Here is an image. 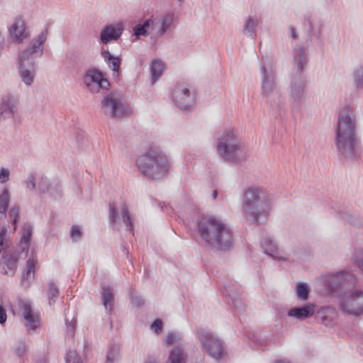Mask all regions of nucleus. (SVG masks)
<instances>
[{
  "mask_svg": "<svg viewBox=\"0 0 363 363\" xmlns=\"http://www.w3.org/2000/svg\"><path fill=\"white\" fill-rule=\"evenodd\" d=\"M179 338V335L175 333H169L166 339V342L168 345H172Z\"/></svg>",
  "mask_w": 363,
  "mask_h": 363,
  "instance_id": "50",
  "label": "nucleus"
},
{
  "mask_svg": "<svg viewBox=\"0 0 363 363\" xmlns=\"http://www.w3.org/2000/svg\"><path fill=\"white\" fill-rule=\"evenodd\" d=\"M173 20V15L170 13L156 17V22L161 24V27H160L158 30L160 35H162L167 31L170 25L172 23Z\"/></svg>",
  "mask_w": 363,
  "mask_h": 363,
  "instance_id": "27",
  "label": "nucleus"
},
{
  "mask_svg": "<svg viewBox=\"0 0 363 363\" xmlns=\"http://www.w3.org/2000/svg\"><path fill=\"white\" fill-rule=\"evenodd\" d=\"M10 203V194L7 188H4L0 194V220L6 216V211Z\"/></svg>",
  "mask_w": 363,
  "mask_h": 363,
  "instance_id": "25",
  "label": "nucleus"
},
{
  "mask_svg": "<svg viewBox=\"0 0 363 363\" xmlns=\"http://www.w3.org/2000/svg\"><path fill=\"white\" fill-rule=\"evenodd\" d=\"M50 182L46 177H42L38 183V189L43 193L45 194L50 189Z\"/></svg>",
  "mask_w": 363,
  "mask_h": 363,
  "instance_id": "44",
  "label": "nucleus"
},
{
  "mask_svg": "<svg viewBox=\"0 0 363 363\" xmlns=\"http://www.w3.org/2000/svg\"><path fill=\"white\" fill-rule=\"evenodd\" d=\"M355 276L341 271L327 278L330 293L340 298V308L345 313L359 316L363 313V291L354 289Z\"/></svg>",
  "mask_w": 363,
  "mask_h": 363,
  "instance_id": "1",
  "label": "nucleus"
},
{
  "mask_svg": "<svg viewBox=\"0 0 363 363\" xmlns=\"http://www.w3.org/2000/svg\"><path fill=\"white\" fill-rule=\"evenodd\" d=\"M108 218L111 225H113L118 218V212L115 202L109 203Z\"/></svg>",
  "mask_w": 363,
  "mask_h": 363,
  "instance_id": "38",
  "label": "nucleus"
},
{
  "mask_svg": "<svg viewBox=\"0 0 363 363\" xmlns=\"http://www.w3.org/2000/svg\"><path fill=\"white\" fill-rule=\"evenodd\" d=\"M353 257L354 262L363 273V247L356 250L354 252Z\"/></svg>",
  "mask_w": 363,
  "mask_h": 363,
  "instance_id": "40",
  "label": "nucleus"
},
{
  "mask_svg": "<svg viewBox=\"0 0 363 363\" xmlns=\"http://www.w3.org/2000/svg\"><path fill=\"white\" fill-rule=\"evenodd\" d=\"M101 55L104 58L106 62H108V60H111L114 57L108 50H103L101 52Z\"/></svg>",
  "mask_w": 363,
  "mask_h": 363,
  "instance_id": "53",
  "label": "nucleus"
},
{
  "mask_svg": "<svg viewBox=\"0 0 363 363\" xmlns=\"http://www.w3.org/2000/svg\"><path fill=\"white\" fill-rule=\"evenodd\" d=\"M130 299H131L132 303L138 307H140V306L144 305V303H145V301L142 298V297L135 294L134 293H130Z\"/></svg>",
  "mask_w": 363,
  "mask_h": 363,
  "instance_id": "48",
  "label": "nucleus"
},
{
  "mask_svg": "<svg viewBox=\"0 0 363 363\" xmlns=\"http://www.w3.org/2000/svg\"><path fill=\"white\" fill-rule=\"evenodd\" d=\"M151 328L156 333L161 331L162 328V320L156 319L155 320H154V322L151 324Z\"/></svg>",
  "mask_w": 363,
  "mask_h": 363,
  "instance_id": "49",
  "label": "nucleus"
},
{
  "mask_svg": "<svg viewBox=\"0 0 363 363\" xmlns=\"http://www.w3.org/2000/svg\"><path fill=\"white\" fill-rule=\"evenodd\" d=\"M273 363H290V362L286 359H278L274 361Z\"/></svg>",
  "mask_w": 363,
  "mask_h": 363,
  "instance_id": "58",
  "label": "nucleus"
},
{
  "mask_svg": "<svg viewBox=\"0 0 363 363\" xmlns=\"http://www.w3.org/2000/svg\"><path fill=\"white\" fill-rule=\"evenodd\" d=\"M297 296L302 301H305L308 297L309 289L306 283L298 282L296 286Z\"/></svg>",
  "mask_w": 363,
  "mask_h": 363,
  "instance_id": "34",
  "label": "nucleus"
},
{
  "mask_svg": "<svg viewBox=\"0 0 363 363\" xmlns=\"http://www.w3.org/2000/svg\"><path fill=\"white\" fill-rule=\"evenodd\" d=\"M110 86V83L108 79L105 77H103L101 80H99V82H95L94 84H91V87L93 89H89L91 92L98 93L100 90H108Z\"/></svg>",
  "mask_w": 363,
  "mask_h": 363,
  "instance_id": "33",
  "label": "nucleus"
},
{
  "mask_svg": "<svg viewBox=\"0 0 363 363\" xmlns=\"http://www.w3.org/2000/svg\"><path fill=\"white\" fill-rule=\"evenodd\" d=\"M218 155L228 162L239 163L247 160V149L233 130H225L218 138Z\"/></svg>",
  "mask_w": 363,
  "mask_h": 363,
  "instance_id": "7",
  "label": "nucleus"
},
{
  "mask_svg": "<svg viewBox=\"0 0 363 363\" xmlns=\"http://www.w3.org/2000/svg\"><path fill=\"white\" fill-rule=\"evenodd\" d=\"M354 79L357 88L363 87V67H360L354 71Z\"/></svg>",
  "mask_w": 363,
  "mask_h": 363,
  "instance_id": "41",
  "label": "nucleus"
},
{
  "mask_svg": "<svg viewBox=\"0 0 363 363\" xmlns=\"http://www.w3.org/2000/svg\"><path fill=\"white\" fill-rule=\"evenodd\" d=\"M315 305L308 303L301 307H295L288 311V316L294 317L298 320H303L311 317L315 312Z\"/></svg>",
  "mask_w": 363,
  "mask_h": 363,
  "instance_id": "18",
  "label": "nucleus"
},
{
  "mask_svg": "<svg viewBox=\"0 0 363 363\" xmlns=\"http://www.w3.org/2000/svg\"><path fill=\"white\" fill-rule=\"evenodd\" d=\"M290 30H291V37L294 39H297L298 38V34L295 30V28L294 26H291L290 27Z\"/></svg>",
  "mask_w": 363,
  "mask_h": 363,
  "instance_id": "57",
  "label": "nucleus"
},
{
  "mask_svg": "<svg viewBox=\"0 0 363 363\" xmlns=\"http://www.w3.org/2000/svg\"><path fill=\"white\" fill-rule=\"evenodd\" d=\"M228 292V295L230 296L232 301L233 306L238 310H243L245 308V303L237 294H233L231 290L228 289H225Z\"/></svg>",
  "mask_w": 363,
  "mask_h": 363,
  "instance_id": "35",
  "label": "nucleus"
},
{
  "mask_svg": "<svg viewBox=\"0 0 363 363\" xmlns=\"http://www.w3.org/2000/svg\"><path fill=\"white\" fill-rule=\"evenodd\" d=\"M198 233L205 242L219 250H227L233 245V232L222 221L210 216L198 219Z\"/></svg>",
  "mask_w": 363,
  "mask_h": 363,
  "instance_id": "4",
  "label": "nucleus"
},
{
  "mask_svg": "<svg viewBox=\"0 0 363 363\" xmlns=\"http://www.w3.org/2000/svg\"><path fill=\"white\" fill-rule=\"evenodd\" d=\"M23 184L28 189L34 191L36 187L35 174L33 173H30L28 175V177L23 181Z\"/></svg>",
  "mask_w": 363,
  "mask_h": 363,
  "instance_id": "42",
  "label": "nucleus"
},
{
  "mask_svg": "<svg viewBox=\"0 0 363 363\" xmlns=\"http://www.w3.org/2000/svg\"><path fill=\"white\" fill-rule=\"evenodd\" d=\"M136 164L140 172L149 179H160L169 171V162L165 153L158 147H150L139 156Z\"/></svg>",
  "mask_w": 363,
  "mask_h": 363,
  "instance_id": "6",
  "label": "nucleus"
},
{
  "mask_svg": "<svg viewBox=\"0 0 363 363\" xmlns=\"http://www.w3.org/2000/svg\"><path fill=\"white\" fill-rule=\"evenodd\" d=\"M122 221L125 225L126 229L130 232L133 231V223L130 218L128 208L124 203L121 208Z\"/></svg>",
  "mask_w": 363,
  "mask_h": 363,
  "instance_id": "30",
  "label": "nucleus"
},
{
  "mask_svg": "<svg viewBox=\"0 0 363 363\" xmlns=\"http://www.w3.org/2000/svg\"><path fill=\"white\" fill-rule=\"evenodd\" d=\"M66 363H84L75 351H69L66 356Z\"/></svg>",
  "mask_w": 363,
  "mask_h": 363,
  "instance_id": "45",
  "label": "nucleus"
},
{
  "mask_svg": "<svg viewBox=\"0 0 363 363\" xmlns=\"http://www.w3.org/2000/svg\"><path fill=\"white\" fill-rule=\"evenodd\" d=\"M28 350V345L22 340H17L11 347L12 353L18 358L20 363H24L25 355Z\"/></svg>",
  "mask_w": 363,
  "mask_h": 363,
  "instance_id": "21",
  "label": "nucleus"
},
{
  "mask_svg": "<svg viewBox=\"0 0 363 363\" xmlns=\"http://www.w3.org/2000/svg\"><path fill=\"white\" fill-rule=\"evenodd\" d=\"M18 259L19 252H6L3 253L2 264L5 274L11 277L14 275L18 267Z\"/></svg>",
  "mask_w": 363,
  "mask_h": 363,
  "instance_id": "17",
  "label": "nucleus"
},
{
  "mask_svg": "<svg viewBox=\"0 0 363 363\" xmlns=\"http://www.w3.org/2000/svg\"><path fill=\"white\" fill-rule=\"evenodd\" d=\"M349 222L352 224V225H357V223L354 220V218L353 217H350L349 218Z\"/></svg>",
  "mask_w": 363,
  "mask_h": 363,
  "instance_id": "60",
  "label": "nucleus"
},
{
  "mask_svg": "<svg viewBox=\"0 0 363 363\" xmlns=\"http://www.w3.org/2000/svg\"><path fill=\"white\" fill-rule=\"evenodd\" d=\"M269 203V194L264 188L255 186L247 187L243 191V216L251 224L264 223L270 211Z\"/></svg>",
  "mask_w": 363,
  "mask_h": 363,
  "instance_id": "3",
  "label": "nucleus"
},
{
  "mask_svg": "<svg viewBox=\"0 0 363 363\" xmlns=\"http://www.w3.org/2000/svg\"><path fill=\"white\" fill-rule=\"evenodd\" d=\"M147 21H151L150 22V28L151 30H157V31L159 30L160 27H161V24L156 22V18H152L147 19Z\"/></svg>",
  "mask_w": 363,
  "mask_h": 363,
  "instance_id": "52",
  "label": "nucleus"
},
{
  "mask_svg": "<svg viewBox=\"0 0 363 363\" xmlns=\"http://www.w3.org/2000/svg\"><path fill=\"white\" fill-rule=\"evenodd\" d=\"M6 234V230L3 229L0 233V245L4 246Z\"/></svg>",
  "mask_w": 363,
  "mask_h": 363,
  "instance_id": "56",
  "label": "nucleus"
},
{
  "mask_svg": "<svg viewBox=\"0 0 363 363\" xmlns=\"http://www.w3.org/2000/svg\"><path fill=\"white\" fill-rule=\"evenodd\" d=\"M172 99L175 104L184 111L193 103V96L189 89L181 83H178L174 88Z\"/></svg>",
  "mask_w": 363,
  "mask_h": 363,
  "instance_id": "13",
  "label": "nucleus"
},
{
  "mask_svg": "<svg viewBox=\"0 0 363 363\" xmlns=\"http://www.w3.org/2000/svg\"><path fill=\"white\" fill-rule=\"evenodd\" d=\"M262 75L261 91L262 95L265 98H269L271 95H274L277 101H269L271 110L276 116L281 115V111L284 109V101L281 95L276 89V83L274 82V73L272 70L267 69L264 66H262L260 69Z\"/></svg>",
  "mask_w": 363,
  "mask_h": 363,
  "instance_id": "9",
  "label": "nucleus"
},
{
  "mask_svg": "<svg viewBox=\"0 0 363 363\" xmlns=\"http://www.w3.org/2000/svg\"><path fill=\"white\" fill-rule=\"evenodd\" d=\"M48 359L45 354H40L35 359V363H47Z\"/></svg>",
  "mask_w": 363,
  "mask_h": 363,
  "instance_id": "54",
  "label": "nucleus"
},
{
  "mask_svg": "<svg viewBox=\"0 0 363 363\" xmlns=\"http://www.w3.org/2000/svg\"><path fill=\"white\" fill-rule=\"evenodd\" d=\"M120 357V347L118 345H111L107 350L105 363H114Z\"/></svg>",
  "mask_w": 363,
  "mask_h": 363,
  "instance_id": "29",
  "label": "nucleus"
},
{
  "mask_svg": "<svg viewBox=\"0 0 363 363\" xmlns=\"http://www.w3.org/2000/svg\"><path fill=\"white\" fill-rule=\"evenodd\" d=\"M18 100L13 95L4 96L0 103V123L14 116L18 111Z\"/></svg>",
  "mask_w": 363,
  "mask_h": 363,
  "instance_id": "14",
  "label": "nucleus"
},
{
  "mask_svg": "<svg viewBox=\"0 0 363 363\" xmlns=\"http://www.w3.org/2000/svg\"><path fill=\"white\" fill-rule=\"evenodd\" d=\"M69 235L73 242L79 240L82 235V232L77 225H72L71 228Z\"/></svg>",
  "mask_w": 363,
  "mask_h": 363,
  "instance_id": "46",
  "label": "nucleus"
},
{
  "mask_svg": "<svg viewBox=\"0 0 363 363\" xmlns=\"http://www.w3.org/2000/svg\"><path fill=\"white\" fill-rule=\"evenodd\" d=\"M357 142L355 116L347 106L339 113L335 144L340 155L348 160H354L360 155L356 149Z\"/></svg>",
  "mask_w": 363,
  "mask_h": 363,
  "instance_id": "2",
  "label": "nucleus"
},
{
  "mask_svg": "<svg viewBox=\"0 0 363 363\" xmlns=\"http://www.w3.org/2000/svg\"><path fill=\"white\" fill-rule=\"evenodd\" d=\"M293 62L296 73L291 80L289 96L291 103L299 106L304 101V90L306 85L303 71L304 67L307 65L308 57L303 48L294 49Z\"/></svg>",
  "mask_w": 363,
  "mask_h": 363,
  "instance_id": "8",
  "label": "nucleus"
},
{
  "mask_svg": "<svg viewBox=\"0 0 363 363\" xmlns=\"http://www.w3.org/2000/svg\"><path fill=\"white\" fill-rule=\"evenodd\" d=\"M7 319V315L5 309L2 306H0V324L4 325Z\"/></svg>",
  "mask_w": 363,
  "mask_h": 363,
  "instance_id": "51",
  "label": "nucleus"
},
{
  "mask_svg": "<svg viewBox=\"0 0 363 363\" xmlns=\"http://www.w3.org/2000/svg\"><path fill=\"white\" fill-rule=\"evenodd\" d=\"M18 306L22 316L25 319V327L28 331H35L40 327V315L33 311L31 304L28 301L20 299Z\"/></svg>",
  "mask_w": 363,
  "mask_h": 363,
  "instance_id": "12",
  "label": "nucleus"
},
{
  "mask_svg": "<svg viewBox=\"0 0 363 363\" xmlns=\"http://www.w3.org/2000/svg\"><path fill=\"white\" fill-rule=\"evenodd\" d=\"M102 301L106 311L111 312L113 309V290L109 286H104L102 293Z\"/></svg>",
  "mask_w": 363,
  "mask_h": 363,
  "instance_id": "22",
  "label": "nucleus"
},
{
  "mask_svg": "<svg viewBox=\"0 0 363 363\" xmlns=\"http://www.w3.org/2000/svg\"><path fill=\"white\" fill-rule=\"evenodd\" d=\"M187 354L183 348L177 347L169 353L167 363H186Z\"/></svg>",
  "mask_w": 363,
  "mask_h": 363,
  "instance_id": "23",
  "label": "nucleus"
},
{
  "mask_svg": "<svg viewBox=\"0 0 363 363\" xmlns=\"http://www.w3.org/2000/svg\"><path fill=\"white\" fill-rule=\"evenodd\" d=\"M103 77H104L101 71L96 68H92L86 71L83 81L88 89H93V88L91 87V84H94L95 82H99V80H101Z\"/></svg>",
  "mask_w": 363,
  "mask_h": 363,
  "instance_id": "20",
  "label": "nucleus"
},
{
  "mask_svg": "<svg viewBox=\"0 0 363 363\" xmlns=\"http://www.w3.org/2000/svg\"><path fill=\"white\" fill-rule=\"evenodd\" d=\"M110 69L114 72H119L121 60L119 57H113L111 60L106 62Z\"/></svg>",
  "mask_w": 363,
  "mask_h": 363,
  "instance_id": "43",
  "label": "nucleus"
},
{
  "mask_svg": "<svg viewBox=\"0 0 363 363\" xmlns=\"http://www.w3.org/2000/svg\"><path fill=\"white\" fill-rule=\"evenodd\" d=\"M9 33L12 40L17 43L23 42L24 39L29 36V33L26 30L25 21L21 18L15 19L11 26Z\"/></svg>",
  "mask_w": 363,
  "mask_h": 363,
  "instance_id": "16",
  "label": "nucleus"
},
{
  "mask_svg": "<svg viewBox=\"0 0 363 363\" xmlns=\"http://www.w3.org/2000/svg\"><path fill=\"white\" fill-rule=\"evenodd\" d=\"M47 35V30L42 31L36 38L30 41L26 49L19 52L18 73L26 86H30L33 83L35 76L34 59L43 55Z\"/></svg>",
  "mask_w": 363,
  "mask_h": 363,
  "instance_id": "5",
  "label": "nucleus"
},
{
  "mask_svg": "<svg viewBox=\"0 0 363 363\" xmlns=\"http://www.w3.org/2000/svg\"><path fill=\"white\" fill-rule=\"evenodd\" d=\"M101 109L105 115L112 118H121L125 114V105L116 93H110L104 97Z\"/></svg>",
  "mask_w": 363,
  "mask_h": 363,
  "instance_id": "11",
  "label": "nucleus"
},
{
  "mask_svg": "<svg viewBox=\"0 0 363 363\" xmlns=\"http://www.w3.org/2000/svg\"><path fill=\"white\" fill-rule=\"evenodd\" d=\"M20 207L14 205L9 211V217L11 219L12 224L13 225V230H16L17 228V223L19 218Z\"/></svg>",
  "mask_w": 363,
  "mask_h": 363,
  "instance_id": "36",
  "label": "nucleus"
},
{
  "mask_svg": "<svg viewBox=\"0 0 363 363\" xmlns=\"http://www.w3.org/2000/svg\"><path fill=\"white\" fill-rule=\"evenodd\" d=\"M73 320H74V318H72L71 320H69L67 316H66V318H65V322L67 325V328H70V330H72L74 329V323L76 322V320H74V321H73Z\"/></svg>",
  "mask_w": 363,
  "mask_h": 363,
  "instance_id": "55",
  "label": "nucleus"
},
{
  "mask_svg": "<svg viewBox=\"0 0 363 363\" xmlns=\"http://www.w3.org/2000/svg\"><path fill=\"white\" fill-rule=\"evenodd\" d=\"M164 65L161 60H155L152 61L150 72L152 74V84H155L159 77L162 74Z\"/></svg>",
  "mask_w": 363,
  "mask_h": 363,
  "instance_id": "28",
  "label": "nucleus"
},
{
  "mask_svg": "<svg viewBox=\"0 0 363 363\" xmlns=\"http://www.w3.org/2000/svg\"><path fill=\"white\" fill-rule=\"evenodd\" d=\"M150 21H145L143 23H139L134 27V34L136 38L138 39L140 35L147 36L148 35V29H150Z\"/></svg>",
  "mask_w": 363,
  "mask_h": 363,
  "instance_id": "32",
  "label": "nucleus"
},
{
  "mask_svg": "<svg viewBox=\"0 0 363 363\" xmlns=\"http://www.w3.org/2000/svg\"><path fill=\"white\" fill-rule=\"evenodd\" d=\"M36 266V261L33 259H28L26 262V272L22 275L23 281L29 280L33 278L35 273V267Z\"/></svg>",
  "mask_w": 363,
  "mask_h": 363,
  "instance_id": "31",
  "label": "nucleus"
},
{
  "mask_svg": "<svg viewBox=\"0 0 363 363\" xmlns=\"http://www.w3.org/2000/svg\"><path fill=\"white\" fill-rule=\"evenodd\" d=\"M123 28L121 23L105 26L100 33V39L104 44L117 40L123 33Z\"/></svg>",
  "mask_w": 363,
  "mask_h": 363,
  "instance_id": "15",
  "label": "nucleus"
},
{
  "mask_svg": "<svg viewBox=\"0 0 363 363\" xmlns=\"http://www.w3.org/2000/svg\"><path fill=\"white\" fill-rule=\"evenodd\" d=\"M22 236L20 241V247L21 248V255H23V258L28 256L30 241L32 235V226L29 223H25L22 227Z\"/></svg>",
  "mask_w": 363,
  "mask_h": 363,
  "instance_id": "19",
  "label": "nucleus"
},
{
  "mask_svg": "<svg viewBox=\"0 0 363 363\" xmlns=\"http://www.w3.org/2000/svg\"><path fill=\"white\" fill-rule=\"evenodd\" d=\"M309 26H310V28L312 29V24L311 23H309Z\"/></svg>",
  "mask_w": 363,
  "mask_h": 363,
  "instance_id": "62",
  "label": "nucleus"
},
{
  "mask_svg": "<svg viewBox=\"0 0 363 363\" xmlns=\"http://www.w3.org/2000/svg\"><path fill=\"white\" fill-rule=\"evenodd\" d=\"M10 172L8 169L2 167L0 169V184H5L9 180Z\"/></svg>",
  "mask_w": 363,
  "mask_h": 363,
  "instance_id": "47",
  "label": "nucleus"
},
{
  "mask_svg": "<svg viewBox=\"0 0 363 363\" xmlns=\"http://www.w3.org/2000/svg\"><path fill=\"white\" fill-rule=\"evenodd\" d=\"M59 289L55 284L53 281L49 283V291H48V298L49 303L51 305L52 303L56 301L57 298L59 296Z\"/></svg>",
  "mask_w": 363,
  "mask_h": 363,
  "instance_id": "37",
  "label": "nucleus"
},
{
  "mask_svg": "<svg viewBox=\"0 0 363 363\" xmlns=\"http://www.w3.org/2000/svg\"><path fill=\"white\" fill-rule=\"evenodd\" d=\"M261 245L268 255L275 257L277 254V246L269 237L263 238L261 240Z\"/></svg>",
  "mask_w": 363,
  "mask_h": 363,
  "instance_id": "26",
  "label": "nucleus"
},
{
  "mask_svg": "<svg viewBox=\"0 0 363 363\" xmlns=\"http://www.w3.org/2000/svg\"><path fill=\"white\" fill-rule=\"evenodd\" d=\"M47 193L54 198L60 196L61 187L60 183L57 181L50 182V189Z\"/></svg>",
  "mask_w": 363,
  "mask_h": 363,
  "instance_id": "39",
  "label": "nucleus"
},
{
  "mask_svg": "<svg viewBox=\"0 0 363 363\" xmlns=\"http://www.w3.org/2000/svg\"><path fill=\"white\" fill-rule=\"evenodd\" d=\"M217 196H218V191H217V190H214L212 193V198L213 199H216L217 198Z\"/></svg>",
  "mask_w": 363,
  "mask_h": 363,
  "instance_id": "59",
  "label": "nucleus"
},
{
  "mask_svg": "<svg viewBox=\"0 0 363 363\" xmlns=\"http://www.w3.org/2000/svg\"><path fill=\"white\" fill-rule=\"evenodd\" d=\"M196 335L202 351L206 352L216 360L222 357L224 352V343L219 337L203 328H198Z\"/></svg>",
  "mask_w": 363,
  "mask_h": 363,
  "instance_id": "10",
  "label": "nucleus"
},
{
  "mask_svg": "<svg viewBox=\"0 0 363 363\" xmlns=\"http://www.w3.org/2000/svg\"><path fill=\"white\" fill-rule=\"evenodd\" d=\"M258 20L256 18L249 16L244 25L243 33L254 39L256 36V30Z\"/></svg>",
  "mask_w": 363,
  "mask_h": 363,
  "instance_id": "24",
  "label": "nucleus"
},
{
  "mask_svg": "<svg viewBox=\"0 0 363 363\" xmlns=\"http://www.w3.org/2000/svg\"><path fill=\"white\" fill-rule=\"evenodd\" d=\"M179 3V5L181 6L182 4L184 1V0H177Z\"/></svg>",
  "mask_w": 363,
  "mask_h": 363,
  "instance_id": "61",
  "label": "nucleus"
}]
</instances>
